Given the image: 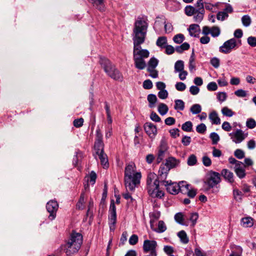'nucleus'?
I'll return each instance as SVG.
<instances>
[{"mask_svg":"<svg viewBox=\"0 0 256 256\" xmlns=\"http://www.w3.org/2000/svg\"><path fill=\"white\" fill-rule=\"evenodd\" d=\"M148 28L147 17H138L134 22L133 29V55L135 66L140 70H144L146 67L144 58H148L150 54L147 50L141 49L140 46L144 42Z\"/></svg>","mask_w":256,"mask_h":256,"instance_id":"nucleus-1","label":"nucleus"},{"mask_svg":"<svg viewBox=\"0 0 256 256\" xmlns=\"http://www.w3.org/2000/svg\"><path fill=\"white\" fill-rule=\"evenodd\" d=\"M142 178L140 172H136V166L134 164H129L124 170V184L126 188L130 191H134L136 187L140 184Z\"/></svg>","mask_w":256,"mask_h":256,"instance_id":"nucleus-2","label":"nucleus"},{"mask_svg":"<svg viewBox=\"0 0 256 256\" xmlns=\"http://www.w3.org/2000/svg\"><path fill=\"white\" fill-rule=\"evenodd\" d=\"M160 180L154 172L148 174L146 178V189L150 196L153 198H162L164 196V192L160 190L159 185Z\"/></svg>","mask_w":256,"mask_h":256,"instance_id":"nucleus-3","label":"nucleus"},{"mask_svg":"<svg viewBox=\"0 0 256 256\" xmlns=\"http://www.w3.org/2000/svg\"><path fill=\"white\" fill-rule=\"evenodd\" d=\"M82 236L78 232H72L68 242L62 246V248L68 256L76 253L82 243Z\"/></svg>","mask_w":256,"mask_h":256,"instance_id":"nucleus-4","label":"nucleus"},{"mask_svg":"<svg viewBox=\"0 0 256 256\" xmlns=\"http://www.w3.org/2000/svg\"><path fill=\"white\" fill-rule=\"evenodd\" d=\"M99 63L108 76L116 80H122V74L108 59L100 56Z\"/></svg>","mask_w":256,"mask_h":256,"instance_id":"nucleus-5","label":"nucleus"},{"mask_svg":"<svg viewBox=\"0 0 256 256\" xmlns=\"http://www.w3.org/2000/svg\"><path fill=\"white\" fill-rule=\"evenodd\" d=\"M221 182L220 174L218 172L210 170L206 174L204 182L208 188H212L216 186Z\"/></svg>","mask_w":256,"mask_h":256,"instance_id":"nucleus-6","label":"nucleus"},{"mask_svg":"<svg viewBox=\"0 0 256 256\" xmlns=\"http://www.w3.org/2000/svg\"><path fill=\"white\" fill-rule=\"evenodd\" d=\"M236 46V41L235 38H232L226 41L220 47L219 51L225 54L230 53Z\"/></svg>","mask_w":256,"mask_h":256,"instance_id":"nucleus-7","label":"nucleus"},{"mask_svg":"<svg viewBox=\"0 0 256 256\" xmlns=\"http://www.w3.org/2000/svg\"><path fill=\"white\" fill-rule=\"evenodd\" d=\"M47 211L50 213L48 218L53 220L56 218V212L58 208V202L55 200H50L46 205Z\"/></svg>","mask_w":256,"mask_h":256,"instance_id":"nucleus-8","label":"nucleus"},{"mask_svg":"<svg viewBox=\"0 0 256 256\" xmlns=\"http://www.w3.org/2000/svg\"><path fill=\"white\" fill-rule=\"evenodd\" d=\"M231 136L232 141L236 144H239L242 142L247 136V134H244V132L240 129H237L235 132L229 134Z\"/></svg>","mask_w":256,"mask_h":256,"instance_id":"nucleus-9","label":"nucleus"},{"mask_svg":"<svg viewBox=\"0 0 256 256\" xmlns=\"http://www.w3.org/2000/svg\"><path fill=\"white\" fill-rule=\"evenodd\" d=\"M233 8L229 4H226V7L222 11L218 12L216 14V18L218 20L224 21L228 16V14L233 12Z\"/></svg>","mask_w":256,"mask_h":256,"instance_id":"nucleus-10","label":"nucleus"},{"mask_svg":"<svg viewBox=\"0 0 256 256\" xmlns=\"http://www.w3.org/2000/svg\"><path fill=\"white\" fill-rule=\"evenodd\" d=\"M157 243L155 240H144L143 244V250L145 253L150 252V253L156 252V247Z\"/></svg>","mask_w":256,"mask_h":256,"instance_id":"nucleus-11","label":"nucleus"},{"mask_svg":"<svg viewBox=\"0 0 256 256\" xmlns=\"http://www.w3.org/2000/svg\"><path fill=\"white\" fill-rule=\"evenodd\" d=\"M166 187L168 192L172 194H176L180 192V187L176 182H172L171 180L164 182L162 183Z\"/></svg>","mask_w":256,"mask_h":256,"instance_id":"nucleus-12","label":"nucleus"},{"mask_svg":"<svg viewBox=\"0 0 256 256\" xmlns=\"http://www.w3.org/2000/svg\"><path fill=\"white\" fill-rule=\"evenodd\" d=\"M170 169L165 164L160 165L158 172V178L160 179L161 183L166 182V179L167 178L168 174Z\"/></svg>","mask_w":256,"mask_h":256,"instance_id":"nucleus-13","label":"nucleus"},{"mask_svg":"<svg viewBox=\"0 0 256 256\" xmlns=\"http://www.w3.org/2000/svg\"><path fill=\"white\" fill-rule=\"evenodd\" d=\"M168 150V146L166 142L162 140L159 146L158 152V154L157 162L158 163L162 162L165 156V154Z\"/></svg>","mask_w":256,"mask_h":256,"instance_id":"nucleus-14","label":"nucleus"},{"mask_svg":"<svg viewBox=\"0 0 256 256\" xmlns=\"http://www.w3.org/2000/svg\"><path fill=\"white\" fill-rule=\"evenodd\" d=\"M144 130L146 132L151 138L155 137L157 134V128L156 126L151 122H146L144 126Z\"/></svg>","mask_w":256,"mask_h":256,"instance_id":"nucleus-15","label":"nucleus"},{"mask_svg":"<svg viewBox=\"0 0 256 256\" xmlns=\"http://www.w3.org/2000/svg\"><path fill=\"white\" fill-rule=\"evenodd\" d=\"M88 1L100 11L103 12L105 10L104 0H88Z\"/></svg>","mask_w":256,"mask_h":256,"instance_id":"nucleus-16","label":"nucleus"},{"mask_svg":"<svg viewBox=\"0 0 256 256\" xmlns=\"http://www.w3.org/2000/svg\"><path fill=\"white\" fill-rule=\"evenodd\" d=\"M221 174L230 183L232 184L234 182V174L228 170L223 169L221 172Z\"/></svg>","mask_w":256,"mask_h":256,"instance_id":"nucleus-17","label":"nucleus"},{"mask_svg":"<svg viewBox=\"0 0 256 256\" xmlns=\"http://www.w3.org/2000/svg\"><path fill=\"white\" fill-rule=\"evenodd\" d=\"M180 163V160L176 159L174 157H169L166 160V162L165 164L170 168H174L178 166Z\"/></svg>","mask_w":256,"mask_h":256,"instance_id":"nucleus-18","label":"nucleus"},{"mask_svg":"<svg viewBox=\"0 0 256 256\" xmlns=\"http://www.w3.org/2000/svg\"><path fill=\"white\" fill-rule=\"evenodd\" d=\"M188 30L190 36L196 37L198 36V32H200V28L197 24H192L190 26Z\"/></svg>","mask_w":256,"mask_h":256,"instance_id":"nucleus-19","label":"nucleus"},{"mask_svg":"<svg viewBox=\"0 0 256 256\" xmlns=\"http://www.w3.org/2000/svg\"><path fill=\"white\" fill-rule=\"evenodd\" d=\"M108 219H116V207L114 200L110 202Z\"/></svg>","mask_w":256,"mask_h":256,"instance_id":"nucleus-20","label":"nucleus"},{"mask_svg":"<svg viewBox=\"0 0 256 256\" xmlns=\"http://www.w3.org/2000/svg\"><path fill=\"white\" fill-rule=\"evenodd\" d=\"M209 118L212 124H220V120L215 111H213L210 114Z\"/></svg>","mask_w":256,"mask_h":256,"instance_id":"nucleus-21","label":"nucleus"},{"mask_svg":"<svg viewBox=\"0 0 256 256\" xmlns=\"http://www.w3.org/2000/svg\"><path fill=\"white\" fill-rule=\"evenodd\" d=\"M147 99L149 103V107L150 108H154L158 100L156 96L154 94H149L148 96Z\"/></svg>","mask_w":256,"mask_h":256,"instance_id":"nucleus-22","label":"nucleus"},{"mask_svg":"<svg viewBox=\"0 0 256 256\" xmlns=\"http://www.w3.org/2000/svg\"><path fill=\"white\" fill-rule=\"evenodd\" d=\"M158 64V60L154 57L151 58L148 62V70H150V69H154Z\"/></svg>","mask_w":256,"mask_h":256,"instance_id":"nucleus-23","label":"nucleus"},{"mask_svg":"<svg viewBox=\"0 0 256 256\" xmlns=\"http://www.w3.org/2000/svg\"><path fill=\"white\" fill-rule=\"evenodd\" d=\"M242 225L246 228L251 227L253 226V219L250 217L244 218L242 219Z\"/></svg>","mask_w":256,"mask_h":256,"instance_id":"nucleus-24","label":"nucleus"},{"mask_svg":"<svg viewBox=\"0 0 256 256\" xmlns=\"http://www.w3.org/2000/svg\"><path fill=\"white\" fill-rule=\"evenodd\" d=\"M104 144L103 142L95 141L94 148L96 154L102 152L104 150Z\"/></svg>","mask_w":256,"mask_h":256,"instance_id":"nucleus-25","label":"nucleus"},{"mask_svg":"<svg viewBox=\"0 0 256 256\" xmlns=\"http://www.w3.org/2000/svg\"><path fill=\"white\" fill-rule=\"evenodd\" d=\"M158 110L162 116H164L168 112V108L165 104L160 103L158 106Z\"/></svg>","mask_w":256,"mask_h":256,"instance_id":"nucleus-26","label":"nucleus"},{"mask_svg":"<svg viewBox=\"0 0 256 256\" xmlns=\"http://www.w3.org/2000/svg\"><path fill=\"white\" fill-rule=\"evenodd\" d=\"M85 203L84 200V194L82 192L80 196L79 200L76 204V208L78 210H83L84 208V204Z\"/></svg>","mask_w":256,"mask_h":256,"instance_id":"nucleus-27","label":"nucleus"},{"mask_svg":"<svg viewBox=\"0 0 256 256\" xmlns=\"http://www.w3.org/2000/svg\"><path fill=\"white\" fill-rule=\"evenodd\" d=\"M186 14L188 16H192L194 14H196L198 10H196L194 6H188L184 9Z\"/></svg>","mask_w":256,"mask_h":256,"instance_id":"nucleus-28","label":"nucleus"},{"mask_svg":"<svg viewBox=\"0 0 256 256\" xmlns=\"http://www.w3.org/2000/svg\"><path fill=\"white\" fill-rule=\"evenodd\" d=\"M184 70V62L182 60L176 61L174 64V72H176Z\"/></svg>","mask_w":256,"mask_h":256,"instance_id":"nucleus-29","label":"nucleus"},{"mask_svg":"<svg viewBox=\"0 0 256 256\" xmlns=\"http://www.w3.org/2000/svg\"><path fill=\"white\" fill-rule=\"evenodd\" d=\"M178 236L180 239L181 242L184 244L188 243L189 240L187 236L186 232L184 230H181L178 234Z\"/></svg>","mask_w":256,"mask_h":256,"instance_id":"nucleus-30","label":"nucleus"},{"mask_svg":"<svg viewBox=\"0 0 256 256\" xmlns=\"http://www.w3.org/2000/svg\"><path fill=\"white\" fill-rule=\"evenodd\" d=\"M167 43V38L166 36L159 37L156 42V44L161 48H164L166 46L165 44Z\"/></svg>","mask_w":256,"mask_h":256,"instance_id":"nucleus-31","label":"nucleus"},{"mask_svg":"<svg viewBox=\"0 0 256 256\" xmlns=\"http://www.w3.org/2000/svg\"><path fill=\"white\" fill-rule=\"evenodd\" d=\"M174 108L176 110H183L184 108V102L181 100H176Z\"/></svg>","mask_w":256,"mask_h":256,"instance_id":"nucleus-32","label":"nucleus"},{"mask_svg":"<svg viewBox=\"0 0 256 256\" xmlns=\"http://www.w3.org/2000/svg\"><path fill=\"white\" fill-rule=\"evenodd\" d=\"M202 110V107L199 104H193L190 108V111L192 112V114H196L200 113Z\"/></svg>","mask_w":256,"mask_h":256,"instance_id":"nucleus-33","label":"nucleus"},{"mask_svg":"<svg viewBox=\"0 0 256 256\" xmlns=\"http://www.w3.org/2000/svg\"><path fill=\"white\" fill-rule=\"evenodd\" d=\"M192 124L190 121H188L182 124V129L185 132H190L192 130Z\"/></svg>","mask_w":256,"mask_h":256,"instance_id":"nucleus-34","label":"nucleus"},{"mask_svg":"<svg viewBox=\"0 0 256 256\" xmlns=\"http://www.w3.org/2000/svg\"><path fill=\"white\" fill-rule=\"evenodd\" d=\"M222 112L224 116L228 117H231L234 114V112L226 106L224 107L222 109Z\"/></svg>","mask_w":256,"mask_h":256,"instance_id":"nucleus-35","label":"nucleus"},{"mask_svg":"<svg viewBox=\"0 0 256 256\" xmlns=\"http://www.w3.org/2000/svg\"><path fill=\"white\" fill-rule=\"evenodd\" d=\"M184 40V36L182 34H176L174 36L173 38V40L174 42L178 44H180Z\"/></svg>","mask_w":256,"mask_h":256,"instance_id":"nucleus-36","label":"nucleus"},{"mask_svg":"<svg viewBox=\"0 0 256 256\" xmlns=\"http://www.w3.org/2000/svg\"><path fill=\"white\" fill-rule=\"evenodd\" d=\"M220 34V28L218 26H214L211 28V36L214 37H218Z\"/></svg>","mask_w":256,"mask_h":256,"instance_id":"nucleus-37","label":"nucleus"},{"mask_svg":"<svg viewBox=\"0 0 256 256\" xmlns=\"http://www.w3.org/2000/svg\"><path fill=\"white\" fill-rule=\"evenodd\" d=\"M204 12L198 11L194 16V18L195 22H200L204 18Z\"/></svg>","mask_w":256,"mask_h":256,"instance_id":"nucleus-38","label":"nucleus"},{"mask_svg":"<svg viewBox=\"0 0 256 256\" xmlns=\"http://www.w3.org/2000/svg\"><path fill=\"white\" fill-rule=\"evenodd\" d=\"M210 138L212 140V144H217L218 142L220 140V136L218 134L215 132H212L210 134Z\"/></svg>","mask_w":256,"mask_h":256,"instance_id":"nucleus-39","label":"nucleus"},{"mask_svg":"<svg viewBox=\"0 0 256 256\" xmlns=\"http://www.w3.org/2000/svg\"><path fill=\"white\" fill-rule=\"evenodd\" d=\"M166 230V226L162 220H160L158 224V230H154L158 232H163Z\"/></svg>","mask_w":256,"mask_h":256,"instance_id":"nucleus-40","label":"nucleus"},{"mask_svg":"<svg viewBox=\"0 0 256 256\" xmlns=\"http://www.w3.org/2000/svg\"><path fill=\"white\" fill-rule=\"evenodd\" d=\"M198 218V214L197 212H192L190 214V220L192 222V226H194L197 222Z\"/></svg>","mask_w":256,"mask_h":256,"instance_id":"nucleus-41","label":"nucleus"},{"mask_svg":"<svg viewBox=\"0 0 256 256\" xmlns=\"http://www.w3.org/2000/svg\"><path fill=\"white\" fill-rule=\"evenodd\" d=\"M128 188H126V192L122 194V196L124 198L128 200V204H132L134 200L132 198L131 194L128 192Z\"/></svg>","mask_w":256,"mask_h":256,"instance_id":"nucleus-42","label":"nucleus"},{"mask_svg":"<svg viewBox=\"0 0 256 256\" xmlns=\"http://www.w3.org/2000/svg\"><path fill=\"white\" fill-rule=\"evenodd\" d=\"M197 162L196 157L194 154H191L188 159L187 164L188 166H192Z\"/></svg>","mask_w":256,"mask_h":256,"instance_id":"nucleus-43","label":"nucleus"},{"mask_svg":"<svg viewBox=\"0 0 256 256\" xmlns=\"http://www.w3.org/2000/svg\"><path fill=\"white\" fill-rule=\"evenodd\" d=\"M236 176L240 179L244 178L246 176V170L244 168H237L234 171Z\"/></svg>","mask_w":256,"mask_h":256,"instance_id":"nucleus-44","label":"nucleus"},{"mask_svg":"<svg viewBox=\"0 0 256 256\" xmlns=\"http://www.w3.org/2000/svg\"><path fill=\"white\" fill-rule=\"evenodd\" d=\"M246 126L252 129L256 126V122L255 120L252 118H248L246 122Z\"/></svg>","mask_w":256,"mask_h":256,"instance_id":"nucleus-45","label":"nucleus"},{"mask_svg":"<svg viewBox=\"0 0 256 256\" xmlns=\"http://www.w3.org/2000/svg\"><path fill=\"white\" fill-rule=\"evenodd\" d=\"M242 21L243 25L245 26H248L251 23V20L248 15H244L242 18Z\"/></svg>","mask_w":256,"mask_h":256,"instance_id":"nucleus-46","label":"nucleus"},{"mask_svg":"<svg viewBox=\"0 0 256 256\" xmlns=\"http://www.w3.org/2000/svg\"><path fill=\"white\" fill-rule=\"evenodd\" d=\"M175 220L180 224H183L184 216L182 212L176 213L174 216Z\"/></svg>","mask_w":256,"mask_h":256,"instance_id":"nucleus-47","label":"nucleus"},{"mask_svg":"<svg viewBox=\"0 0 256 256\" xmlns=\"http://www.w3.org/2000/svg\"><path fill=\"white\" fill-rule=\"evenodd\" d=\"M234 155L238 159H242L244 157V152L240 149H236L234 152Z\"/></svg>","mask_w":256,"mask_h":256,"instance_id":"nucleus-48","label":"nucleus"},{"mask_svg":"<svg viewBox=\"0 0 256 256\" xmlns=\"http://www.w3.org/2000/svg\"><path fill=\"white\" fill-rule=\"evenodd\" d=\"M206 127L205 124L202 123L197 126L196 130L200 134H204L206 131Z\"/></svg>","mask_w":256,"mask_h":256,"instance_id":"nucleus-49","label":"nucleus"},{"mask_svg":"<svg viewBox=\"0 0 256 256\" xmlns=\"http://www.w3.org/2000/svg\"><path fill=\"white\" fill-rule=\"evenodd\" d=\"M210 63L214 68H218L220 66V60L218 58L214 57L210 60Z\"/></svg>","mask_w":256,"mask_h":256,"instance_id":"nucleus-50","label":"nucleus"},{"mask_svg":"<svg viewBox=\"0 0 256 256\" xmlns=\"http://www.w3.org/2000/svg\"><path fill=\"white\" fill-rule=\"evenodd\" d=\"M110 231L114 232L116 228V219H108Z\"/></svg>","mask_w":256,"mask_h":256,"instance_id":"nucleus-51","label":"nucleus"},{"mask_svg":"<svg viewBox=\"0 0 256 256\" xmlns=\"http://www.w3.org/2000/svg\"><path fill=\"white\" fill-rule=\"evenodd\" d=\"M138 236L136 234H134L129 238V244L130 245H135L138 243Z\"/></svg>","mask_w":256,"mask_h":256,"instance_id":"nucleus-52","label":"nucleus"},{"mask_svg":"<svg viewBox=\"0 0 256 256\" xmlns=\"http://www.w3.org/2000/svg\"><path fill=\"white\" fill-rule=\"evenodd\" d=\"M84 120L82 118L76 119L73 122V124L76 128H80L82 126Z\"/></svg>","mask_w":256,"mask_h":256,"instance_id":"nucleus-53","label":"nucleus"},{"mask_svg":"<svg viewBox=\"0 0 256 256\" xmlns=\"http://www.w3.org/2000/svg\"><path fill=\"white\" fill-rule=\"evenodd\" d=\"M176 88L180 92L184 90L186 88V85L182 82H176Z\"/></svg>","mask_w":256,"mask_h":256,"instance_id":"nucleus-54","label":"nucleus"},{"mask_svg":"<svg viewBox=\"0 0 256 256\" xmlns=\"http://www.w3.org/2000/svg\"><path fill=\"white\" fill-rule=\"evenodd\" d=\"M180 187V191L183 192L184 190V188H185L186 190H188V188L190 186V185L186 184V182H181L179 184H178Z\"/></svg>","mask_w":256,"mask_h":256,"instance_id":"nucleus-55","label":"nucleus"},{"mask_svg":"<svg viewBox=\"0 0 256 256\" xmlns=\"http://www.w3.org/2000/svg\"><path fill=\"white\" fill-rule=\"evenodd\" d=\"M247 42L250 46L252 47L256 46V37L249 36L247 39Z\"/></svg>","mask_w":256,"mask_h":256,"instance_id":"nucleus-56","label":"nucleus"},{"mask_svg":"<svg viewBox=\"0 0 256 256\" xmlns=\"http://www.w3.org/2000/svg\"><path fill=\"white\" fill-rule=\"evenodd\" d=\"M143 88L146 90H150L152 88V83L150 80H145L143 82Z\"/></svg>","mask_w":256,"mask_h":256,"instance_id":"nucleus-57","label":"nucleus"},{"mask_svg":"<svg viewBox=\"0 0 256 256\" xmlns=\"http://www.w3.org/2000/svg\"><path fill=\"white\" fill-rule=\"evenodd\" d=\"M158 96L160 98L164 100L168 98V92L166 90H160L158 92Z\"/></svg>","mask_w":256,"mask_h":256,"instance_id":"nucleus-58","label":"nucleus"},{"mask_svg":"<svg viewBox=\"0 0 256 256\" xmlns=\"http://www.w3.org/2000/svg\"><path fill=\"white\" fill-rule=\"evenodd\" d=\"M207 88L209 91H215L218 89V86L215 82H210L207 85Z\"/></svg>","mask_w":256,"mask_h":256,"instance_id":"nucleus-59","label":"nucleus"},{"mask_svg":"<svg viewBox=\"0 0 256 256\" xmlns=\"http://www.w3.org/2000/svg\"><path fill=\"white\" fill-rule=\"evenodd\" d=\"M164 251L168 255H172V254L174 252L173 247L170 246H165L164 248Z\"/></svg>","mask_w":256,"mask_h":256,"instance_id":"nucleus-60","label":"nucleus"},{"mask_svg":"<svg viewBox=\"0 0 256 256\" xmlns=\"http://www.w3.org/2000/svg\"><path fill=\"white\" fill-rule=\"evenodd\" d=\"M164 31L166 34H169L173 30V27L172 24L170 23H166L164 22Z\"/></svg>","mask_w":256,"mask_h":256,"instance_id":"nucleus-61","label":"nucleus"},{"mask_svg":"<svg viewBox=\"0 0 256 256\" xmlns=\"http://www.w3.org/2000/svg\"><path fill=\"white\" fill-rule=\"evenodd\" d=\"M226 94L224 92H219L217 95V98L220 102L226 100Z\"/></svg>","mask_w":256,"mask_h":256,"instance_id":"nucleus-62","label":"nucleus"},{"mask_svg":"<svg viewBox=\"0 0 256 256\" xmlns=\"http://www.w3.org/2000/svg\"><path fill=\"white\" fill-rule=\"evenodd\" d=\"M202 160L204 165L206 166H209L212 164L211 160L206 156H204L202 157Z\"/></svg>","mask_w":256,"mask_h":256,"instance_id":"nucleus-63","label":"nucleus"},{"mask_svg":"<svg viewBox=\"0 0 256 256\" xmlns=\"http://www.w3.org/2000/svg\"><path fill=\"white\" fill-rule=\"evenodd\" d=\"M191 142V138L188 136H184L182 140V142L184 146H188Z\"/></svg>","mask_w":256,"mask_h":256,"instance_id":"nucleus-64","label":"nucleus"}]
</instances>
